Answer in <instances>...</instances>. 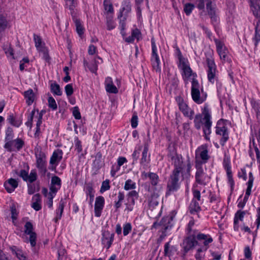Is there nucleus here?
Segmentation results:
<instances>
[{
  "label": "nucleus",
  "instance_id": "f257e3e1",
  "mask_svg": "<svg viewBox=\"0 0 260 260\" xmlns=\"http://www.w3.org/2000/svg\"><path fill=\"white\" fill-rule=\"evenodd\" d=\"M169 157L174 165L175 169L171 176L168 184L169 191H175L179 187V176L181 174L182 179H188L190 176L191 165L189 158L183 161L180 155L177 154L175 150L170 151L168 154Z\"/></svg>",
  "mask_w": 260,
  "mask_h": 260
},
{
  "label": "nucleus",
  "instance_id": "f03ea898",
  "mask_svg": "<svg viewBox=\"0 0 260 260\" xmlns=\"http://www.w3.org/2000/svg\"><path fill=\"white\" fill-rule=\"evenodd\" d=\"M202 114L204 116L203 118H202V116L201 114H199L196 115L194 119V126L197 129H200L203 119L204 121V133L205 135L206 139L209 140V137L208 136L211 133V126L212 122L211 121V115L209 113V110L208 106H204Z\"/></svg>",
  "mask_w": 260,
  "mask_h": 260
},
{
  "label": "nucleus",
  "instance_id": "7ed1b4c3",
  "mask_svg": "<svg viewBox=\"0 0 260 260\" xmlns=\"http://www.w3.org/2000/svg\"><path fill=\"white\" fill-rule=\"evenodd\" d=\"M200 84L196 79L193 78L191 81V95L193 101L197 104H200L206 99L207 95L203 93V89L201 88L202 95H201L200 91Z\"/></svg>",
  "mask_w": 260,
  "mask_h": 260
},
{
  "label": "nucleus",
  "instance_id": "20e7f679",
  "mask_svg": "<svg viewBox=\"0 0 260 260\" xmlns=\"http://www.w3.org/2000/svg\"><path fill=\"white\" fill-rule=\"evenodd\" d=\"M36 167L41 173L45 174L46 168V156L45 154L38 149L35 151Z\"/></svg>",
  "mask_w": 260,
  "mask_h": 260
},
{
  "label": "nucleus",
  "instance_id": "39448f33",
  "mask_svg": "<svg viewBox=\"0 0 260 260\" xmlns=\"http://www.w3.org/2000/svg\"><path fill=\"white\" fill-rule=\"evenodd\" d=\"M200 243L196 240L195 234L188 236L185 238L182 243V247L183 249V252L182 254V257L184 258L185 257L186 253L190 249H192L195 245H199Z\"/></svg>",
  "mask_w": 260,
  "mask_h": 260
},
{
  "label": "nucleus",
  "instance_id": "423d86ee",
  "mask_svg": "<svg viewBox=\"0 0 260 260\" xmlns=\"http://www.w3.org/2000/svg\"><path fill=\"white\" fill-rule=\"evenodd\" d=\"M34 40L35 42V46L37 50L43 53V58L46 60H49V56L48 54V51L47 48L45 47L44 45H42V39L40 36L34 35Z\"/></svg>",
  "mask_w": 260,
  "mask_h": 260
},
{
  "label": "nucleus",
  "instance_id": "0eeeda50",
  "mask_svg": "<svg viewBox=\"0 0 260 260\" xmlns=\"http://www.w3.org/2000/svg\"><path fill=\"white\" fill-rule=\"evenodd\" d=\"M206 62L208 66V79L211 83H214L215 77L216 68L213 59L209 57L206 58Z\"/></svg>",
  "mask_w": 260,
  "mask_h": 260
},
{
  "label": "nucleus",
  "instance_id": "6e6552de",
  "mask_svg": "<svg viewBox=\"0 0 260 260\" xmlns=\"http://www.w3.org/2000/svg\"><path fill=\"white\" fill-rule=\"evenodd\" d=\"M160 200V199L158 192H154L151 194L149 200V209L152 211L154 210L156 214H159V207L158 205Z\"/></svg>",
  "mask_w": 260,
  "mask_h": 260
},
{
  "label": "nucleus",
  "instance_id": "1a4fd4ad",
  "mask_svg": "<svg viewBox=\"0 0 260 260\" xmlns=\"http://www.w3.org/2000/svg\"><path fill=\"white\" fill-rule=\"evenodd\" d=\"M216 133L218 135H222V137L220 140V144L222 146H223L225 142L228 140L229 136L227 128L222 122L218 121L217 122Z\"/></svg>",
  "mask_w": 260,
  "mask_h": 260
},
{
  "label": "nucleus",
  "instance_id": "9d476101",
  "mask_svg": "<svg viewBox=\"0 0 260 260\" xmlns=\"http://www.w3.org/2000/svg\"><path fill=\"white\" fill-rule=\"evenodd\" d=\"M24 142L21 139H16L14 140H11L7 142L5 144V148L11 152L16 148L19 150L24 145Z\"/></svg>",
  "mask_w": 260,
  "mask_h": 260
},
{
  "label": "nucleus",
  "instance_id": "9b49d317",
  "mask_svg": "<svg viewBox=\"0 0 260 260\" xmlns=\"http://www.w3.org/2000/svg\"><path fill=\"white\" fill-rule=\"evenodd\" d=\"M152 44V61H153V67L156 71H160L159 59L157 53V48L155 45V41L153 39L151 40Z\"/></svg>",
  "mask_w": 260,
  "mask_h": 260
},
{
  "label": "nucleus",
  "instance_id": "f8f14e48",
  "mask_svg": "<svg viewBox=\"0 0 260 260\" xmlns=\"http://www.w3.org/2000/svg\"><path fill=\"white\" fill-rule=\"evenodd\" d=\"M19 176L21 177L24 181L32 183L37 179V174L35 170L31 171L28 175V172L24 170H22L20 172Z\"/></svg>",
  "mask_w": 260,
  "mask_h": 260
},
{
  "label": "nucleus",
  "instance_id": "ddd939ff",
  "mask_svg": "<svg viewBox=\"0 0 260 260\" xmlns=\"http://www.w3.org/2000/svg\"><path fill=\"white\" fill-rule=\"evenodd\" d=\"M102 62V59L99 56H96L94 58L93 62L91 63L90 64H89L88 61L84 59L83 64L84 67H88L90 72L96 74L98 70V64L101 63Z\"/></svg>",
  "mask_w": 260,
  "mask_h": 260
},
{
  "label": "nucleus",
  "instance_id": "4468645a",
  "mask_svg": "<svg viewBox=\"0 0 260 260\" xmlns=\"http://www.w3.org/2000/svg\"><path fill=\"white\" fill-rule=\"evenodd\" d=\"M104 203L105 199L103 197L99 196L96 198L94 205V212L95 216L100 217L101 216Z\"/></svg>",
  "mask_w": 260,
  "mask_h": 260
},
{
  "label": "nucleus",
  "instance_id": "2eb2a0df",
  "mask_svg": "<svg viewBox=\"0 0 260 260\" xmlns=\"http://www.w3.org/2000/svg\"><path fill=\"white\" fill-rule=\"evenodd\" d=\"M181 69L183 71V75L184 76L183 78L185 80H188V78L192 76V78H194L196 79L197 77V74L196 73H193L192 70L190 68V67L186 64L185 62L184 61H182L181 62Z\"/></svg>",
  "mask_w": 260,
  "mask_h": 260
},
{
  "label": "nucleus",
  "instance_id": "dca6fc26",
  "mask_svg": "<svg viewBox=\"0 0 260 260\" xmlns=\"http://www.w3.org/2000/svg\"><path fill=\"white\" fill-rule=\"evenodd\" d=\"M179 106L180 110L185 116L188 117L190 119H193L194 111L185 102L183 101L180 102Z\"/></svg>",
  "mask_w": 260,
  "mask_h": 260
},
{
  "label": "nucleus",
  "instance_id": "f3484780",
  "mask_svg": "<svg viewBox=\"0 0 260 260\" xmlns=\"http://www.w3.org/2000/svg\"><path fill=\"white\" fill-rule=\"evenodd\" d=\"M206 175L202 167H197L196 173V180L199 184L206 185Z\"/></svg>",
  "mask_w": 260,
  "mask_h": 260
},
{
  "label": "nucleus",
  "instance_id": "a211bd4d",
  "mask_svg": "<svg viewBox=\"0 0 260 260\" xmlns=\"http://www.w3.org/2000/svg\"><path fill=\"white\" fill-rule=\"evenodd\" d=\"M61 180L56 176H53L51 178V186L50 190L52 192L55 194L57 190L60 188Z\"/></svg>",
  "mask_w": 260,
  "mask_h": 260
},
{
  "label": "nucleus",
  "instance_id": "6ab92c4d",
  "mask_svg": "<svg viewBox=\"0 0 260 260\" xmlns=\"http://www.w3.org/2000/svg\"><path fill=\"white\" fill-rule=\"evenodd\" d=\"M18 185V181L13 178H10L4 183V186L9 193L13 192Z\"/></svg>",
  "mask_w": 260,
  "mask_h": 260
},
{
  "label": "nucleus",
  "instance_id": "aec40b11",
  "mask_svg": "<svg viewBox=\"0 0 260 260\" xmlns=\"http://www.w3.org/2000/svg\"><path fill=\"white\" fill-rule=\"evenodd\" d=\"M63 152L61 150L57 149L55 150L50 160V163L51 165H57L62 159V158Z\"/></svg>",
  "mask_w": 260,
  "mask_h": 260
},
{
  "label": "nucleus",
  "instance_id": "412c9836",
  "mask_svg": "<svg viewBox=\"0 0 260 260\" xmlns=\"http://www.w3.org/2000/svg\"><path fill=\"white\" fill-rule=\"evenodd\" d=\"M197 151L199 152L200 157L203 162H206L209 158V156L208 154L207 146L206 145H203L198 148Z\"/></svg>",
  "mask_w": 260,
  "mask_h": 260
},
{
  "label": "nucleus",
  "instance_id": "4be33fe9",
  "mask_svg": "<svg viewBox=\"0 0 260 260\" xmlns=\"http://www.w3.org/2000/svg\"><path fill=\"white\" fill-rule=\"evenodd\" d=\"M103 238L102 239V242L104 245L107 246V249L109 248L111 246L114 239V234H110L108 232H106L103 234Z\"/></svg>",
  "mask_w": 260,
  "mask_h": 260
},
{
  "label": "nucleus",
  "instance_id": "5701e85b",
  "mask_svg": "<svg viewBox=\"0 0 260 260\" xmlns=\"http://www.w3.org/2000/svg\"><path fill=\"white\" fill-rule=\"evenodd\" d=\"M3 49L8 57L13 59H15L14 55V50L9 43L7 42L5 43L3 46Z\"/></svg>",
  "mask_w": 260,
  "mask_h": 260
},
{
  "label": "nucleus",
  "instance_id": "b1692460",
  "mask_svg": "<svg viewBox=\"0 0 260 260\" xmlns=\"http://www.w3.org/2000/svg\"><path fill=\"white\" fill-rule=\"evenodd\" d=\"M197 239L199 241L204 240L203 246H205V247H207V248L209 244L213 241L212 238L210 236L201 233L197 235Z\"/></svg>",
  "mask_w": 260,
  "mask_h": 260
},
{
  "label": "nucleus",
  "instance_id": "393cba45",
  "mask_svg": "<svg viewBox=\"0 0 260 260\" xmlns=\"http://www.w3.org/2000/svg\"><path fill=\"white\" fill-rule=\"evenodd\" d=\"M142 176L143 178H146L148 177L150 178L151 183L152 185L155 186L157 184L158 176L156 174L153 173H149L148 174L146 172H143Z\"/></svg>",
  "mask_w": 260,
  "mask_h": 260
},
{
  "label": "nucleus",
  "instance_id": "a878e982",
  "mask_svg": "<svg viewBox=\"0 0 260 260\" xmlns=\"http://www.w3.org/2000/svg\"><path fill=\"white\" fill-rule=\"evenodd\" d=\"M33 203L31 207L36 211H39L41 209V197L39 193L36 194L32 197Z\"/></svg>",
  "mask_w": 260,
  "mask_h": 260
},
{
  "label": "nucleus",
  "instance_id": "bb28decb",
  "mask_svg": "<svg viewBox=\"0 0 260 260\" xmlns=\"http://www.w3.org/2000/svg\"><path fill=\"white\" fill-rule=\"evenodd\" d=\"M245 214V211H242L241 210H238L235 214L234 218L235 230L237 231L238 230V220L242 221Z\"/></svg>",
  "mask_w": 260,
  "mask_h": 260
},
{
  "label": "nucleus",
  "instance_id": "cd10ccee",
  "mask_svg": "<svg viewBox=\"0 0 260 260\" xmlns=\"http://www.w3.org/2000/svg\"><path fill=\"white\" fill-rule=\"evenodd\" d=\"M251 9L253 15L257 18H260V7L255 0H250Z\"/></svg>",
  "mask_w": 260,
  "mask_h": 260
},
{
  "label": "nucleus",
  "instance_id": "c85d7f7f",
  "mask_svg": "<svg viewBox=\"0 0 260 260\" xmlns=\"http://www.w3.org/2000/svg\"><path fill=\"white\" fill-rule=\"evenodd\" d=\"M24 95L26 99V103L28 105L32 104L35 98L33 90L31 89H30L27 91H25Z\"/></svg>",
  "mask_w": 260,
  "mask_h": 260
},
{
  "label": "nucleus",
  "instance_id": "c756f323",
  "mask_svg": "<svg viewBox=\"0 0 260 260\" xmlns=\"http://www.w3.org/2000/svg\"><path fill=\"white\" fill-rule=\"evenodd\" d=\"M211 2H208L206 4L207 10L208 13V15L210 16V18L211 19L212 21H216V17L215 15V11L214 8L212 7L211 6Z\"/></svg>",
  "mask_w": 260,
  "mask_h": 260
},
{
  "label": "nucleus",
  "instance_id": "7c9ffc66",
  "mask_svg": "<svg viewBox=\"0 0 260 260\" xmlns=\"http://www.w3.org/2000/svg\"><path fill=\"white\" fill-rule=\"evenodd\" d=\"M189 211L191 214H195L201 210V207L197 200L193 199L189 205Z\"/></svg>",
  "mask_w": 260,
  "mask_h": 260
},
{
  "label": "nucleus",
  "instance_id": "2f4dec72",
  "mask_svg": "<svg viewBox=\"0 0 260 260\" xmlns=\"http://www.w3.org/2000/svg\"><path fill=\"white\" fill-rule=\"evenodd\" d=\"M148 151V144L145 143L144 145V150L142 153V157L141 160V163L142 164L145 165V163L148 162V159H147V153Z\"/></svg>",
  "mask_w": 260,
  "mask_h": 260
},
{
  "label": "nucleus",
  "instance_id": "473e14b6",
  "mask_svg": "<svg viewBox=\"0 0 260 260\" xmlns=\"http://www.w3.org/2000/svg\"><path fill=\"white\" fill-rule=\"evenodd\" d=\"M74 22L75 23L76 31L80 36H81L84 34V28L82 25L79 19H75Z\"/></svg>",
  "mask_w": 260,
  "mask_h": 260
},
{
  "label": "nucleus",
  "instance_id": "72a5a7b5",
  "mask_svg": "<svg viewBox=\"0 0 260 260\" xmlns=\"http://www.w3.org/2000/svg\"><path fill=\"white\" fill-rule=\"evenodd\" d=\"M253 180L254 178L252 175V173L250 172L249 173V180L247 182V188L246 189V194L248 196H250L251 194V190L253 185Z\"/></svg>",
  "mask_w": 260,
  "mask_h": 260
},
{
  "label": "nucleus",
  "instance_id": "f704fd0d",
  "mask_svg": "<svg viewBox=\"0 0 260 260\" xmlns=\"http://www.w3.org/2000/svg\"><path fill=\"white\" fill-rule=\"evenodd\" d=\"M50 87L51 90L54 94L57 95H61L62 94V92L60 90V86L58 84L56 83H51Z\"/></svg>",
  "mask_w": 260,
  "mask_h": 260
},
{
  "label": "nucleus",
  "instance_id": "c9c22d12",
  "mask_svg": "<svg viewBox=\"0 0 260 260\" xmlns=\"http://www.w3.org/2000/svg\"><path fill=\"white\" fill-rule=\"evenodd\" d=\"M169 220L170 219L168 217L164 218L160 222V226L164 230V232H165L169 227H171L169 224L170 222Z\"/></svg>",
  "mask_w": 260,
  "mask_h": 260
},
{
  "label": "nucleus",
  "instance_id": "e433bc0d",
  "mask_svg": "<svg viewBox=\"0 0 260 260\" xmlns=\"http://www.w3.org/2000/svg\"><path fill=\"white\" fill-rule=\"evenodd\" d=\"M220 59L223 60L224 61H226L228 60V51L226 48H224V49H222L220 51H217Z\"/></svg>",
  "mask_w": 260,
  "mask_h": 260
},
{
  "label": "nucleus",
  "instance_id": "4c0bfd02",
  "mask_svg": "<svg viewBox=\"0 0 260 260\" xmlns=\"http://www.w3.org/2000/svg\"><path fill=\"white\" fill-rule=\"evenodd\" d=\"M8 120L11 124L16 127L19 126L21 123V122L20 121L15 119L13 114L10 115L9 116Z\"/></svg>",
  "mask_w": 260,
  "mask_h": 260
},
{
  "label": "nucleus",
  "instance_id": "58836bf2",
  "mask_svg": "<svg viewBox=\"0 0 260 260\" xmlns=\"http://www.w3.org/2000/svg\"><path fill=\"white\" fill-rule=\"evenodd\" d=\"M194 8V6L193 4L187 3L184 5V11L187 15H189Z\"/></svg>",
  "mask_w": 260,
  "mask_h": 260
},
{
  "label": "nucleus",
  "instance_id": "ea45409f",
  "mask_svg": "<svg viewBox=\"0 0 260 260\" xmlns=\"http://www.w3.org/2000/svg\"><path fill=\"white\" fill-rule=\"evenodd\" d=\"M136 188V183L133 182L131 179L127 180L125 182L124 185V189L125 190H129L135 189Z\"/></svg>",
  "mask_w": 260,
  "mask_h": 260
},
{
  "label": "nucleus",
  "instance_id": "a19ab883",
  "mask_svg": "<svg viewBox=\"0 0 260 260\" xmlns=\"http://www.w3.org/2000/svg\"><path fill=\"white\" fill-rule=\"evenodd\" d=\"M48 106L51 108L53 110L57 109V106L56 103L53 98L50 96L48 98Z\"/></svg>",
  "mask_w": 260,
  "mask_h": 260
},
{
  "label": "nucleus",
  "instance_id": "79ce46f5",
  "mask_svg": "<svg viewBox=\"0 0 260 260\" xmlns=\"http://www.w3.org/2000/svg\"><path fill=\"white\" fill-rule=\"evenodd\" d=\"M24 228V232L26 234H29L34 233V232H32L33 225L31 222L29 221L26 222V223L25 224Z\"/></svg>",
  "mask_w": 260,
  "mask_h": 260
},
{
  "label": "nucleus",
  "instance_id": "37998d69",
  "mask_svg": "<svg viewBox=\"0 0 260 260\" xmlns=\"http://www.w3.org/2000/svg\"><path fill=\"white\" fill-rule=\"evenodd\" d=\"M214 42L216 44L217 51H220L222 49H224V48H226L223 42L217 39H214Z\"/></svg>",
  "mask_w": 260,
  "mask_h": 260
},
{
  "label": "nucleus",
  "instance_id": "c03bdc74",
  "mask_svg": "<svg viewBox=\"0 0 260 260\" xmlns=\"http://www.w3.org/2000/svg\"><path fill=\"white\" fill-rule=\"evenodd\" d=\"M110 181L109 180H106L102 183V185L100 189L101 192H103L110 189V186L109 185Z\"/></svg>",
  "mask_w": 260,
  "mask_h": 260
},
{
  "label": "nucleus",
  "instance_id": "a18cd8bd",
  "mask_svg": "<svg viewBox=\"0 0 260 260\" xmlns=\"http://www.w3.org/2000/svg\"><path fill=\"white\" fill-rule=\"evenodd\" d=\"M7 26V21L3 16H0V32L5 30Z\"/></svg>",
  "mask_w": 260,
  "mask_h": 260
},
{
  "label": "nucleus",
  "instance_id": "49530a36",
  "mask_svg": "<svg viewBox=\"0 0 260 260\" xmlns=\"http://www.w3.org/2000/svg\"><path fill=\"white\" fill-rule=\"evenodd\" d=\"M106 88L107 91L110 93H116L118 91L117 88L113 84L107 85Z\"/></svg>",
  "mask_w": 260,
  "mask_h": 260
},
{
  "label": "nucleus",
  "instance_id": "de8ad7c7",
  "mask_svg": "<svg viewBox=\"0 0 260 260\" xmlns=\"http://www.w3.org/2000/svg\"><path fill=\"white\" fill-rule=\"evenodd\" d=\"M13 136V131L12 128L8 127L6 131V141H9L11 140H12Z\"/></svg>",
  "mask_w": 260,
  "mask_h": 260
},
{
  "label": "nucleus",
  "instance_id": "09e8293b",
  "mask_svg": "<svg viewBox=\"0 0 260 260\" xmlns=\"http://www.w3.org/2000/svg\"><path fill=\"white\" fill-rule=\"evenodd\" d=\"M196 4L197 5L198 8L202 10L204 9L205 7V2H206V4L208 2H211V0H196Z\"/></svg>",
  "mask_w": 260,
  "mask_h": 260
},
{
  "label": "nucleus",
  "instance_id": "8fccbe9b",
  "mask_svg": "<svg viewBox=\"0 0 260 260\" xmlns=\"http://www.w3.org/2000/svg\"><path fill=\"white\" fill-rule=\"evenodd\" d=\"M29 235V242L31 246L34 247L36 244L37 235L36 233L28 234Z\"/></svg>",
  "mask_w": 260,
  "mask_h": 260
},
{
  "label": "nucleus",
  "instance_id": "3c124183",
  "mask_svg": "<svg viewBox=\"0 0 260 260\" xmlns=\"http://www.w3.org/2000/svg\"><path fill=\"white\" fill-rule=\"evenodd\" d=\"M11 218L13 220V222L14 223L15 221L17 218L18 213L17 212L16 209L14 206H13L11 207Z\"/></svg>",
  "mask_w": 260,
  "mask_h": 260
},
{
  "label": "nucleus",
  "instance_id": "603ef678",
  "mask_svg": "<svg viewBox=\"0 0 260 260\" xmlns=\"http://www.w3.org/2000/svg\"><path fill=\"white\" fill-rule=\"evenodd\" d=\"M73 115L76 119H81V114L78 107H75L73 108Z\"/></svg>",
  "mask_w": 260,
  "mask_h": 260
},
{
  "label": "nucleus",
  "instance_id": "864d4df0",
  "mask_svg": "<svg viewBox=\"0 0 260 260\" xmlns=\"http://www.w3.org/2000/svg\"><path fill=\"white\" fill-rule=\"evenodd\" d=\"M132 230V226L131 223H127L123 226V235L126 236Z\"/></svg>",
  "mask_w": 260,
  "mask_h": 260
},
{
  "label": "nucleus",
  "instance_id": "5fc2aeb1",
  "mask_svg": "<svg viewBox=\"0 0 260 260\" xmlns=\"http://www.w3.org/2000/svg\"><path fill=\"white\" fill-rule=\"evenodd\" d=\"M65 91L67 96H70L73 93V88L71 84H68L65 86Z\"/></svg>",
  "mask_w": 260,
  "mask_h": 260
},
{
  "label": "nucleus",
  "instance_id": "6e6d98bb",
  "mask_svg": "<svg viewBox=\"0 0 260 260\" xmlns=\"http://www.w3.org/2000/svg\"><path fill=\"white\" fill-rule=\"evenodd\" d=\"M123 7L122 11H126V12H129L131 10V6L129 4V2H127V0H124L123 2Z\"/></svg>",
  "mask_w": 260,
  "mask_h": 260
},
{
  "label": "nucleus",
  "instance_id": "4d7b16f0",
  "mask_svg": "<svg viewBox=\"0 0 260 260\" xmlns=\"http://www.w3.org/2000/svg\"><path fill=\"white\" fill-rule=\"evenodd\" d=\"M171 253V250H170V243L167 242L165 245L164 254L166 256H169Z\"/></svg>",
  "mask_w": 260,
  "mask_h": 260
},
{
  "label": "nucleus",
  "instance_id": "13d9d810",
  "mask_svg": "<svg viewBox=\"0 0 260 260\" xmlns=\"http://www.w3.org/2000/svg\"><path fill=\"white\" fill-rule=\"evenodd\" d=\"M105 10L108 12V13H113V6L111 3H108V4H104Z\"/></svg>",
  "mask_w": 260,
  "mask_h": 260
},
{
  "label": "nucleus",
  "instance_id": "bf43d9fd",
  "mask_svg": "<svg viewBox=\"0 0 260 260\" xmlns=\"http://www.w3.org/2000/svg\"><path fill=\"white\" fill-rule=\"evenodd\" d=\"M15 255L20 260H26V256L20 249L15 252Z\"/></svg>",
  "mask_w": 260,
  "mask_h": 260
},
{
  "label": "nucleus",
  "instance_id": "052dcab7",
  "mask_svg": "<svg viewBox=\"0 0 260 260\" xmlns=\"http://www.w3.org/2000/svg\"><path fill=\"white\" fill-rule=\"evenodd\" d=\"M125 19H126L125 18L123 17L122 19H120V27L121 28V33L122 36L124 35L123 31H124V30L125 29Z\"/></svg>",
  "mask_w": 260,
  "mask_h": 260
},
{
  "label": "nucleus",
  "instance_id": "680f3d73",
  "mask_svg": "<svg viewBox=\"0 0 260 260\" xmlns=\"http://www.w3.org/2000/svg\"><path fill=\"white\" fill-rule=\"evenodd\" d=\"M107 29L109 30L113 29L115 28V25L113 20L111 19H108L107 20Z\"/></svg>",
  "mask_w": 260,
  "mask_h": 260
},
{
  "label": "nucleus",
  "instance_id": "e2e57ef3",
  "mask_svg": "<svg viewBox=\"0 0 260 260\" xmlns=\"http://www.w3.org/2000/svg\"><path fill=\"white\" fill-rule=\"evenodd\" d=\"M131 124L133 128H136L138 125V117L136 115H134L131 119Z\"/></svg>",
  "mask_w": 260,
  "mask_h": 260
},
{
  "label": "nucleus",
  "instance_id": "0e129e2a",
  "mask_svg": "<svg viewBox=\"0 0 260 260\" xmlns=\"http://www.w3.org/2000/svg\"><path fill=\"white\" fill-rule=\"evenodd\" d=\"M66 4L71 10H73L75 7L74 0H66Z\"/></svg>",
  "mask_w": 260,
  "mask_h": 260
},
{
  "label": "nucleus",
  "instance_id": "69168bd1",
  "mask_svg": "<svg viewBox=\"0 0 260 260\" xmlns=\"http://www.w3.org/2000/svg\"><path fill=\"white\" fill-rule=\"evenodd\" d=\"M96 51V48L93 45H90L89 46L88 53L89 55H93L95 53Z\"/></svg>",
  "mask_w": 260,
  "mask_h": 260
},
{
  "label": "nucleus",
  "instance_id": "338daca9",
  "mask_svg": "<svg viewBox=\"0 0 260 260\" xmlns=\"http://www.w3.org/2000/svg\"><path fill=\"white\" fill-rule=\"evenodd\" d=\"M76 149L77 150L78 153H80L82 151V145L81 142L79 140H77L75 143Z\"/></svg>",
  "mask_w": 260,
  "mask_h": 260
},
{
  "label": "nucleus",
  "instance_id": "774afa93",
  "mask_svg": "<svg viewBox=\"0 0 260 260\" xmlns=\"http://www.w3.org/2000/svg\"><path fill=\"white\" fill-rule=\"evenodd\" d=\"M256 223L257 224V229H258L260 225V207L257 209V219Z\"/></svg>",
  "mask_w": 260,
  "mask_h": 260
}]
</instances>
